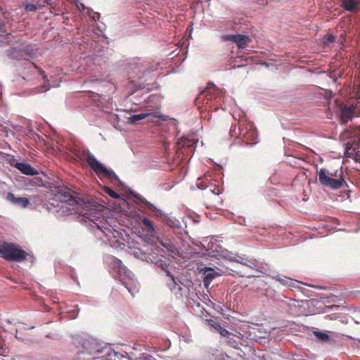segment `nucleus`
I'll return each mask as SVG.
<instances>
[{"label": "nucleus", "mask_w": 360, "mask_h": 360, "mask_svg": "<svg viewBox=\"0 0 360 360\" xmlns=\"http://www.w3.org/2000/svg\"><path fill=\"white\" fill-rule=\"evenodd\" d=\"M55 198L65 203L70 214H78L81 221L98 240L110 247L122 248L121 246L124 243L120 239L123 238V233L115 229L113 218L105 216L106 207L89 196L74 197L71 191L66 188L59 190L55 194Z\"/></svg>", "instance_id": "1"}, {"label": "nucleus", "mask_w": 360, "mask_h": 360, "mask_svg": "<svg viewBox=\"0 0 360 360\" xmlns=\"http://www.w3.org/2000/svg\"><path fill=\"white\" fill-rule=\"evenodd\" d=\"M80 360H127V352H116L110 346L100 343L94 339L79 338L76 340Z\"/></svg>", "instance_id": "2"}, {"label": "nucleus", "mask_w": 360, "mask_h": 360, "mask_svg": "<svg viewBox=\"0 0 360 360\" xmlns=\"http://www.w3.org/2000/svg\"><path fill=\"white\" fill-rule=\"evenodd\" d=\"M105 262L112 271L115 278L120 281L128 292L134 296L139 290V283L134 274L122 264L120 259L114 256H107Z\"/></svg>", "instance_id": "3"}, {"label": "nucleus", "mask_w": 360, "mask_h": 360, "mask_svg": "<svg viewBox=\"0 0 360 360\" xmlns=\"http://www.w3.org/2000/svg\"><path fill=\"white\" fill-rule=\"evenodd\" d=\"M158 63L146 65L141 63L140 60H134L128 65V79L136 89H143L148 82L151 81L153 72L158 70Z\"/></svg>", "instance_id": "4"}, {"label": "nucleus", "mask_w": 360, "mask_h": 360, "mask_svg": "<svg viewBox=\"0 0 360 360\" xmlns=\"http://www.w3.org/2000/svg\"><path fill=\"white\" fill-rule=\"evenodd\" d=\"M149 259L152 263L160 266L170 278V282L167 283L169 289L176 293L179 292V294L182 295L183 288L179 284L181 281L172 271V266L170 264L171 260L162 255H158L154 252L150 254Z\"/></svg>", "instance_id": "5"}, {"label": "nucleus", "mask_w": 360, "mask_h": 360, "mask_svg": "<svg viewBox=\"0 0 360 360\" xmlns=\"http://www.w3.org/2000/svg\"><path fill=\"white\" fill-rule=\"evenodd\" d=\"M86 161L91 168L95 172L98 176H105L112 180L119 181L117 174L111 169H108L104 165L98 162L95 156L90 152L84 154Z\"/></svg>", "instance_id": "6"}, {"label": "nucleus", "mask_w": 360, "mask_h": 360, "mask_svg": "<svg viewBox=\"0 0 360 360\" xmlns=\"http://www.w3.org/2000/svg\"><path fill=\"white\" fill-rule=\"evenodd\" d=\"M0 257L9 261L21 262L26 259L27 253L12 243H4L0 244Z\"/></svg>", "instance_id": "7"}, {"label": "nucleus", "mask_w": 360, "mask_h": 360, "mask_svg": "<svg viewBox=\"0 0 360 360\" xmlns=\"http://www.w3.org/2000/svg\"><path fill=\"white\" fill-rule=\"evenodd\" d=\"M6 55L13 60H29L33 57L34 50L30 45L25 43H20L6 50Z\"/></svg>", "instance_id": "8"}, {"label": "nucleus", "mask_w": 360, "mask_h": 360, "mask_svg": "<svg viewBox=\"0 0 360 360\" xmlns=\"http://www.w3.org/2000/svg\"><path fill=\"white\" fill-rule=\"evenodd\" d=\"M319 182L326 187L335 190L341 188L345 183L343 178L335 179L331 176L330 172L326 169H321L319 172Z\"/></svg>", "instance_id": "9"}, {"label": "nucleus", "mask_w": 360, "mask_h": 360, "mask_svg": "<svg viewBox=\"0 0 360 360\" xmlns=\"http://www.w3.org/2000/svg\"><path fill=\"white\" fill-rule=\"evenodd\" d=\"M222 94V91L217 89L213 84H208L207 88L196 98L198 102H203L206 106H212V100Z\"/></svg>", "instance_id": "10"}, {"label": "nucleus", "mask_w": 360, "mask_h": 360, "mask_svg": "<svg viewBox=\"0 0 360 360\" xmlns=\"http://www.w3.org/2000/svg\"><path fill=\"white\" fill-rule=\"evenodd\" d=\"M238 129L240 131L239 136L247 145L253 146L256 144V139L257 138V133L255 128L251 124H247L245 127L240 124Z\"/></svg>", "instance_id": "11"}, {"label": "nucleus", "mask_w": 360, "mask_h": 360, "mask_svg": "<svg viewBox=\"0 0 360 360\" xmlns=\"http://www.w3.org/2000/svg\"><path fill=\"white\" fill-rule=\"evenodd\" d=\"M336 113L341 124H345L354 117L355 106L338 104L336 107Z\"/></svg>", "instance_id": "12"}, {"label": "nucleus", "mask_w": 360, "mask_h": 360, "mask_svg": "<svg viewBox=\"0 0 360 360\" xmlns=\"http://www.w3.org/2000/svg\"><path fill=\"white\" fill-rule=\"evenodd\" d=\"M202 271L204 276L203 284L206 288H209V285L215 278L226 274V271L217 268L215 269L212 267H205L203 269H202Z\"/></svg>", "instance_id": "13"}, {"label": "nucleus", "mask_w": 360, "mask_h": 360, "mask_svg": "<svg viewBox=\"0 0 360 360\" xmlns=\"http://www.w3.org/2000/svg\"><path fill=\"white\" fill-rule=\"evenodd\" d=\"M223 39L224 41L236 43L239 48H244L250 41V38L243 34H226Z\"/></svg>", "instance_id": "14"}, {"label": "nucleus", "mask_w": 360, "mask_h": 360, "mask_svg": "<svg viewBox=\"0 0 360 360\" xmlns=\"http://www.w3.org/2000/svg\"><path fill=\"white\" fill-rule=\"evenodd\" d=\"M133 196L139 201V203L141 204L148 212L155 214L157 217H161L163 215L162 210L157 208L153 204L148 202L141 195L134 193L133 194Z\"/></svg>", "instance_id": "15"}, {"label": "nucleus", "mask_w": 360, "mask_h": 360, "mask_svg": "<svg viewBox=\"0 0 360 360\" xmlns=\"http://www.w3.org/2000/svg\"><path fill=\"white\" fill-rule=\"evenodd\" d=\"M229 261L241 264L255 270H258L259 266L256 261L253 259L248 258L245 255H236L234 257H230Z\"/></svg>", "instance_id": "16"}, {"label": "nucleus", "mask_w": 360, "mask_h": 360, "mask_svg": "<svg viewBox=\"0 0 360 360\" xmlns=\"http://www.w3.org/2000/svg\"><path fill=\"white\" fill-rule=\"evenodd\" d=\"M8 27V16L0 12V42H4L5 37L10 34Z\"/></svg>", "instance_id": "17"}, {"label": "nucleus", "mask_w": 360, "mask_h": 360, "mask_svg": "<svg viewBox=\"0 0 360 360\" xmlns=\"http://www.w3.org/2000/svg\"><path fill=\"white\" fill-rule=\"evenodd\" d=\"M6 198L13 205L21 208H26L30 205V201L27 198L15 197L12 193H8Z\"/></svg>", "instance_id": "18"}, {"label": "nucleus", "mask_w": 360, "mask_h": 360, "mask_svg": "<svg viewBox=\"0 0 360 360\" xmlns=\"http://www.w3.org/2000/svg\"><path fill=\"white\" fill-rule=\"evenodd\" d=\"M160 244L165 248L168 251L174 252L176 248V240L174 238L168 236H163L160 239H158Z\"/></svg>", "instance_id": "19"}, {"label": "nucleus", "mask_w": 360, "mask_h": 360, "mask_svg": "<svg viewBox=\"0 0 360 360\" xmlns=\"http://www.w3.org/2000/svg\"><path fill=\"white\" fill-rule=\"evenodd\" d=\"M197 143L195 139L193 136H183L177 142V146L180 149L181 148H191Z\"/></svg>", "instance_id": "20"}, {"label": "nucleus", "mask_w": 360, "mask_h": 360, "mask_svg": "<svg viewBox=\"0 0 360 360\" xmlns=\"http://www.w3.org/2000/svg\"><path fill=\"white\" fill-rule=\"evenodd\" d=\"M15 167L26 175L33 176L39 174L34 168L27 163L18 162L15 165Z\"/></svg>", "instance_id": "21"}, {"label": "nucleus", "mask_w": 360, "mask_h": 360, "mask_svg": "<svg viewBox=\"0 0 360 360\" xmlns=\"http://www.w3.org/2000/svg\"><path fill=\"white\" fill-rule=\"evenodd\" d=\"M142 224L144 229L146 230L147 235L149 236H154L155 234V229L151 220L146 217L141 219Z\"/></svg>", "instance_id": "22"}, {"label": "nucleus", "mask_w": 360, "mask_h": 360, "mask_svg": "<svg viewBox=\"0 0 360 360\" xmlns=\"http://www.w3.org/2000/svg\"><path fill=\"white\" fill-rule=\"evenodd\" d=\"M163 221L167 226L171 228L180 229L181 226L180 221L172 216H165Z\"/></svg>", "instance_id": "23"}, {"label": "nucleus", "mask_w": 360, "mask_h": 360, "mask_svg": "<svg viewBox=\"0 0 360 360\" xmlns=\"http://www.w3.org/2000/svg\"><path fill=\"white\" fill-rule=\"evenodd\" d=\"M151 114L148 112H143L140 114H136L131 115L130 117H129L128 121L129 123L132 124H138L141 120L149 117Z\"/></svg>", "instance_id": "24"}, {"label": "nucleus", "mask_w": 360, "mask_h": 360, "mask_svg": "<svg viewBox=\"0 0 360 360\" xmlns=\"http://www.w3.org/2000/svg\"><path fill=\"white\" fill-rule=\"evenodd\" d=\"M313 333L317 340L319 342H329L330 341V336L324 332L315 330L313 332Z\"/></svg>", "instance_id": "25"}, {"label": "nucleus", "mask_w": 360, "mask_h": 360, "mask_svg": "<svg viewBox=\"0 0 360 360\" xmlns=\"http://www.w3.org/2000/svg\"><path fill=\"white\" fill-rule=\"evenodd\" d=\"M342 6L348 11H354L356 3L354 0H342Z\"/></svg>", "instance_id": "26"}, {"label": "nucleus", "mask_w": 360, "mask_h": 360, "mask_svg": "<svg viewBox=\"0 0 360 360\" xmlns=\"http://www.w3.org/2000/svg\"><path fill=\"white\" fill-rule=\"evenodd\" d=\"M354 144L351 142H347L346 143L345 150V155L347 158H352L354 156L355 148H353Z\"/></svg>", "instance_id": "27"}, {"label": "nucleus", "mask_w": 360, "mask_h": 360, "mask_svg": "<svg viewBox=\"0 0 360 360\" xmlns=\"http://www.w3.org/2000/svg\"><path fill=\"white\" fill-rule=\"evenodd\" d=\"M208 179L205 177H199L196 186L199 189L204 190L207 188Z\"/></svg>", "instance_id": "28"}, {"label": "nucleus", "mask_w": 360, "mask_h": 360, "mask_svg": "<svg viewBox=\"0 0 360 360\" xmlns=\"http://www.w3.org/2000/svg\"><path fill=\"white\" fill-rule=\"evenodd\" d=\"M273 278L275 280L279 281L282 285H285V286H290V283L292 282L291 279L288 278L287 277L281 278L280 276H274Z\"/></svg>", "instance_id": "29"}, {"label": "nucleus", "mask_w": 360, "mask_h": 360, "mask_svg": "<svg viewBox=\"0 0 360 360\" xmlns=\"http://www.w3.org/2000/svg\"><path fill=\"white\" fill-rule=\"evenodd\" d=\"M86 14L94 20H96L99 18L100 14L97 12H95L92 8H89L86 11Z\"/></svg>", "instance_id": "30"}, {"label": "nucleus", "mask_w": 360, "mask_h": 360, "mask_svg": "<svg viewBox=\"0 0 360 360\" xmlns=\"http://www.w3.org/2000/svg\"><path fill=\"white\" fill-rule=\"evenodd\" d=\"M32 72L34 74H38V75H41L43 77V79H46V76L44 75V72L36 65L32 66Z\"/></svg>", "instance_id": "31"}, {"label": "nucleus", "mask_w": 360, "mask_h": 360, "mask_svg": "<svg viewBox=\"0 0 360 360\" xmlns=\"http://www.w3.org/2000/svg\"><path fill=\"white\" fill-rule=\"evenodd\" d=\"M335 37L333 34H327L323 38V43L325 44H331L335 41Z\"/></svg>", "instance_id": "32"}, {"label": "nucleus", "mask_w": 360, "mask_h": 360, "mask_svg": "<svg viewBox=\"0 0 360 360\" xmlns=\"http://www.w3.org/2000/svg\"><path fill=\"white\" fill-rule=\"evenodd\" d=\"M105 191L106 193H108L110 197L113 198L118 199L120 198V195L110 188L106 187Z\"/></svg>", "instance_id": "33"}, {"label": "nucleus", "mask_w": 360, "mask_h": 360, "mask_svg": "<svg viewBox=\"0 0 360 360\" xmlns=\"http://www.w3.org/2000/svg\"><path fill=\"white\" fill-rule=\"evenodd\" d=\"M354 162H355V169L356 170L360 171V154L358 153H356L354 156H352Z\"/></svg>", "instance_id": "34"}, {"label": "nucleus", "mask_w": 360, "mask_h": 360, "mask_svg": "<svg viewBox=\"0 0 360 360\" xmlns=\"http://www.w3.org/2000/svg\"><path fill=\"white\" fill-rule=\"evenodd\" d=\"M37 9V7L36 5L33 4H28L27 5H26L25 6V10L27 11H29V12H34V11H36Z\"/></svg>", "instance_id": "35"}, {"label": "nucleus", "mask_w": 360, "mask_h": 360, "mask_svg": "<svg viewBox=\"0 0 360 360\" xmlns=\"http://www.w3.org/2000/svg\"><path fill=\"white\" fill-rule=\"evenodd\" d=\"M330 174H331V176L335 179L343 178V176H342L343 173L341 170L335 171L334 172H330Z\"/></svg>", "instance_id": "36"}, {"label": "nucleus", "mask_w": 360, "mask_h": 360, "mask_svg": "<svg viewBox=\"0 0 360 360\" xmlns=\"http://www.w3.org/2000/svg\"><path fill=\"white\" fill-rule=\"evenodd\" d=\"M138 359L139 360H150L153 357L148 354H141Z\"/></svg>", "instance_id": "37"}, {"label": "nucleus", "mask_w": 360, "mask_h": 360, "mask_svg": "<svg viewBox=\"0 0 360 360\" xmlns=\"http://www.w3.org/2000/svg\"><path fill=\"white\" fill-rule=\"evenodd\" d=\"M220 255L221 257H223L224 258L228 259L229 260L230 257H233L232 256H231V252H229L225 250L221 251V253L220 254Z\"/></svg>", "instance_id": "38"}, {"label": "nucleus", "mask_w": 360, "mask_h": 360, "mask_svg": "<svg viewBox=\"0 0 360 360\" xmlns=\"http://www.w3.org/2000/svg\"><path fill=\"white\" fill-rule=\"evenodd\" d=\"M202 300H203V302H205L207 305H208L207 302H211V300H210V297H209V295H208L207 294H204V295H202Z\"/></svg>", "instance_id": "39"}, {"label": "nucleus", "mask_w": 360, "mask_h": 360, "mask_svg": "<svg viewBox=\"0 0 360 360\" xmlns=\"http://www.w3.org/2000/svg\"><path fill=\"white\" fill-rule=\"evenodd\" d=\"M49 89V87H48L47 86H42L40 87V89L37 90V92H45L46 91H48Z\"/></svg>", "instance_id": "40"}, {"label": "nucleus", "mask_w": 360, "mask_h": 360, "mask_svg": "<svg viewBox=\"0 0 360 360\" xmlns=\"http://www.w3.org/2000/svg\"><path fill=\"white\" fill-rule=\"evenodd\" d=\"M78 7L79 8H81L82 11H87V8H89L88 7L85 6V5L82 3H80L79 5L78 6Z\"/></svg>", "instance_id": "41"}, {"label": "nucleus", "mask_w": 360, "mask_h": 360, "mask_svg": "<svg viewBox=\"0 0 360 360\" xmlns=\"http://www.w3.org/2000/svg\"><path fill=\"white\" fill-rule=\"evenodd\" d=\"M338 77H341V74L339 73L338 76L335 74L330 75V78H333L334 82H336V80L338 79Z\"/></svg>", "instance_id": "42"}, {"label": "nucleus", "mask_w": 360, "mask_h": 360, "mask_svg": "<svg viewBox=\"0 0 360 360\" xmlns=\"http://www.w3.org/2000/svg\"><path fill=\"white\" fill-rule=\"evenodd\" d=\"M221 335L223 336H226L227 334H229V331L226 329H222L220 332Z\"/></svg>", "instance_id": "43"}, {"label": "nucleus", "mask_w": 360, "mask_h": 360, "mask_svg": "<svg viewBox=\"0 0 360 360\" xmlns=\"http://www.w3.org/2000/svg\"><path fill=\"white\" fill-rule=\"evenodd\" d=\"M71 277L72 278L73 280H75V281H77V277L75 276V274H72L71 275Z\"/></svg>", "instance_id": "44"}, {"label": "nucleus", "mask_w": 360, "mask_h": 360, "mask_svg": "<svg viewBox=\"0 0 360 360\" xmlns=\"http://www.w3.org/2000/svg\"><path fill=\"white\" fill-rule=\"evenodd\" d=\"M210 191H211V192H212V193H214V194H216V195H219V191H218L217 192H216L214 190H212V189H210Z\"/></svg>", "instance_id": "45"}, {"label": "nucleus", "mask_w": 360, "mask_h": 360, "mask_svg": "<svg viewBox=\"0 0 360 360\" xmlns=\"http://www.w3.org/2000/svg\"><path fill=\"white\" fill-rule=\"evenodd\" d=\"M262 64L265 65L266 67H269V64L266 62H263Z\"/></svg>", "instance_id": "46"}, {"label": "nucleus", "mask_w": 360, "mask_h": 360, "mask_svg": "<svg viewBox=\"0 0 360 360\" xmlns=\"http://www.w3.org/2000/svg\"><path fill=\"white\" fill-rule=\"evenodd\" d=\"M179 284H180V285L181 284V285H184V287H186V285H184V284L183 283H181V282Z\"/></svg>", "instance_id": "47"}, {"label": "nucleus", "mask_w": 360, "mask_h": 360, "mask_svg": "<svg viewBox=\"0 0 360 360\" xmlns=\"http://www.w3.org/2000/svg\"><path fill=\"white\" fill-rule=\"evenodd\" d=\"M76 2H79L80 0H74Z\"/></svg>", "instance_id": "48"}]
</instances>
